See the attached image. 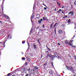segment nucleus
<instances>
[{"mask_svg":"<svg viewBox=\"0 0 76 76\" xmlns=\"http://www.w3.org/2000/svg\"><path fill=\"white\" fill-rule=\"evenodd\" d=\"M74 76H75V75H74Z\"/></svg>","mask_w":76,"mask_h":76,"instance_id":"61","label":"nucleus"},{"mask_svg":"<svg viewBox=\"0 0 76 76\" xmlns=\"http://www.w3.org/2000/svg\"><path fill=\"white\" fill-rule=\"evenodd\" d=\"M56 55H55V56H56V57L58 58H60V56H58V55H57V54H56Z\"/></svg>","mask_w":76,"mask_h":76,"instance_id":"9","label":"nucleus"},{"mask_svg":"<svg viewBox=\"0 0 76 76\" xmlns=\"http://www.w3.org/2000/svg\"><path fill=\"white\" fill-rule=\"evenodd\" d=\"M43 5H44V6H45V7H47V8H48L46 6L45 4H43Z\"/></svg>","mask_w":76,"mask_h":76,"instance_id":"29","label":"nucleus"},{"mask_svg":"<svg viewBox=\"0 0 76 76\" xmlns=\"http://www.w3.org/2000/svg\"><path fill=\"white\" fill-rule=\"evenodd\" d=\"M48 48V50H49V51H50V49L47 48Z\"/></svg>","mask_w":76,"mask_h":76,"instance_id":"36","label":"nucleus"},{"mask_svg":"<svg viewBox=\"0 0 76 76\" xmlns=\"http://www.w3.org/2000/svg\"><path fill=\"white\" fill-rule=\"evenodd\" d=\"M25 41H24L23 42H22V43H23V44H25Z\"/></svg>","mask_w":76,"mask_h":76,"instance_id":"28","label":"nucleus"},{"mask_svg":"<svg viewBox=\"0 0 76 76\" xmlns=\"http://www.w3.org/2000/svg\"><path fill=\"white\" fill-rule=\"evenodd\" d=\"M38 22L39 23H41V21L40 20H39Z\"/></svg>","mask_w":76,"mask_h":76,"instance_id":"19","label":"nucleus"},{"mask_svg":"<svg viewBox=\"0 0 76 76\" xmlns=\"http://www.w3.org/2000/svg\"><path fill=\"white\" fill-rule=\"evenodd\" d=\"M53 62H51V64H52V66H53Z\"/></svg>","mask_w":76,"mask_h":76,"instance_id":"44","label":"nucleus"},{"mask_svg":"<svg viewBox=\"0 0 76 76\" xmlns=\"http://www.w3.org/2000/svg\"><path fill=\"white\" fill-rule=\"evenodd\" d=\"M57 4L59 6H60V3H57Z\"/></svg>","mask_w":76,"mask_h":76,"instance_id":"27","label":"nucleus"},{"mask_svg":"<svg viewBox=\"0 0 76 76\" xmlns=\"http://www.w3.org/2000/svg\"><path fill=\"white\" fill-rule=\"evenodd\" d=\"M52 60H53L54 59V58H55V56H52Z\"/></svg>","mask_w":76,"mask_h":76,"instance_id":"6","label":"nucleus"},{"mask_svg":"<svg viewBox=\"0 0 76 76\" xmlns=\"http://www.w3.org/2000/svg\"><path fill=\"white\" fill-rule=\"evenodd\" d=\"M10 37V35H8V37H7V38H9Z\"/></svg>","mask_w":76,"mask_h":76,"instance_id":"35","label":"nucleus"},{"mask_svg":"<svg viewBox=\"0 0 76 76\" xmlns=\"http://www.w3.org/2000/svg\"><path fill=\"white\" fill-rule=\"evenodd\" d=\"M70 70V67H69V69H68V70Z\"/></svg>","mask_w":76,"mask_h":76,"instance_id":"41","label":"nucleus"},{"mask_svg":"<svg viewBox=\"0 0 76 76\" xmlns=\"http://www.w3.org/2000/svg\"><path fill=\"white\" fill-rule=\"evenodd\" d=\"M55 34H56V28H55Z\"/></svg>","mask_w":76,"mask_h":76,"instance_id":"22","label":"nucleus"},{"mask_svg":"<svg viewBox=\"0 0 76 76\" xmlns=\"http://www.w3.org/2000/svg\"><path fill=\"white\" fill-rule=\"evenodd\" d=\"M57 12H58V13H60V12L59 11H58Z\"/></svg>","mask_w":76,"mask_h":76,"instance_id":"48","label":"nucleus"},{"mask_svg":"<svg viewBox=\"0 0 76 76\" xmlns=\"http://www.w3.org/2000/svg\"><path fill=\"white\" fill-rule=\"evenodd\" d=\"M44 9H45V10H47V8L45 7L44 8Z\"/></svg>","mask_w":76,"mask_h":76,"instance_id":"30","label":"nucleus"},{"mask_svg":"<svg viewBox=\"0 0 76 76\" xmlns=\"http://www.w3.org/2000/svg\"><path fill=\"white\" fill-rule=\"evenodd\" d=\"M40 20H41V21H42V19H41Z\"/></svg>","mask_w":76,"mask_h":76,"instance_id":"43","label":"nucleus"},{"mask_svg":"<svg viewBox=\"0 0 76 76\" xmlns=\"http://www.w3.org/2000/svg\"><path fill=\"white\" fill-rule=\"evenodd\" d=\"M31 74H34L35 73V70L34 69H32L31 71Z\"/></svg>","mask_w":76,"mask_h":76,"instance_id":"3","label":"nucleus"},{"mask_svg":"<svg viewBox=\"0 0 76 76\" xmlns=\"http://www.w3.org/2000/svg\"><path fill=\"white\" fill-rule=\"evenodd\" d=\"M36 18H39V15H37L36 16Z\"/></svg>","mask_w":76,"mask_h":76,"instance_id":"15","label":"nucleus"},{"mask_svg":"<svg viewBox=\"0 0 76 76\" xmlns=\"http://www.w3.org/2000/svg\"><path fill=\"white\" fill-rule=\"evenodd\" d=\"M66 67L67 68V69H69V67L68 66H66Z\"/></svg>","mask_w":76,"mask_h":76,"instance_id":"37","label":"nucleus"},{"mask_svg":"<svg viewBox=\"0 0 76 76\" xmlns=\"http://www.w3.org/2000/svg\"><path fill=\"white\" fill-rule=\"evenodd\" d=\"M74 15V13H73V12L71 15V17H73Z\"/></svg>","mask_w":76,"mask_h":76,"instance_id":"8","label":"nucleus"},{"mask_svg":"<svg viewBox=\"0 0 76 76\" xmlns=\"http://www.w3.org/2000/svg\"><path fill=\"white\" fill-rule=\"evenodd\" d=\"M7 19H10V18H9V17L8 16H7Z\"/></svg>","mask_w":76,"mask_h":76,"instance_id":"23","label":"nucleus"},{"mask_svg":"<svg viewBox=\"0 0 76 76\" xmlns=\"http://www.w3.org/2000/svg\"><path fill=\"white\" fill-rule=\"evenodd\" d=\"M30 70H31V69L29 68L28 69V72L29 73L30 72Z\"/></svg>","mask_w":76,"mask_h":76,"instance_id":"24","label":"nucleus"},{"mask_svg":"<svg viewBox=\"0 0 76 76\" xmlns=\"http://www.w3.org/2000/svg\"><path fill=\"white\" fill-rule=\"evenodd\" d=\"M74 1H76V0H74Z\"/></svg>","mask_w":76,"mask_h":76,"instance_id":"60","label":"nucleus"},{"mask_svg":"<svg viewBox=\"0 0 76 76\" xmlns=\"http://www.w3.org/2000/svg\"><path fill=\"white\" fill-rule=\"evenodd\" d=\"M56 9H57V8H55V11H56V10H56Z\"/></svg>","mask_w":76,"mask_h":76,"instance_id":"45","label":"nucleus"},{"mask_svg":"<svg viewBox=\"0 0 76 76\" xmlns=\"http://www.w3.org/2000/svg\"><path fill=\"white\" fill-rule=\"evenodd\" d=\"M57 23H56V24H55V25L56 26V25H57Z\"/></svg>","mask_w":76,"mask_h":76,"instance_id":"53","label":"nucleus"},{"mask_svg":"<svg viewBox=\"0 0 76 76\" xmlns=\"http://www.w3.org/2000/svg\"><path fill=\"white\" fill-rule=\"evenodd\" d=\"M3 16H4V17H6V18H7V15L6 14H4Z\"/></svg>","mask_w":76,"mask_h":76,"instance_id":"13","label":"nucleus"},{"mask_svg":"<svg viewBox=\"0 0 76 76\" xmlns=\"http://www.w3.org/2000/svg\"><path fill=\"white\" fill-rule=\"evenodd\" d=\"M31 22H32V19H31Z\"/></svg>","mask_w":76,"mask_h":76,"instance_id":"56","label":"nucleus"},{"mask_svg":"<svg viewBox=\"0 0 76 76\" xmlns=\"http://www.w3.org/2000/svg\"><path fill=\"white\" fill-rule=\"evenodd\" d=\"M38 67L37 66H35L34 67V69L35 70H38Z\"/></svg>","mask_w":76,"mask_h":76,"instance_id":"5","label":"nucleus"},{"mask_svg":"<svg viewBox=\"0 0 76 76\" xmlns=\"http://www.w3.org/2000/svg\"><path fill=\"white\" fill-rule=\"evenodd\" d=\"M68 23H70V22H71V20H70V19H69L68 20Z\"/></svg>","mask_w":76,"mask_h":76,"instance_id":"12","label":"nucleus"},{"mask_svg":"<svg viewBox=\"0 0 76 76\" xmlns=\"http://www.w3.org/2000/svg\"><path fill=\"white\" fill-rule=\"evenodd\" d=\"M53 24L52 23L51 25H50V28L51 29L52 28H53Z\"/></svg>","mask_w":76,"mask_h":76,"instance_id":"10","label":"nucleus"},{"mask_svg":"<svg viewBox=\"0 0 76 76\" xmlns=\"http://www.w3.org/2000/svg\"><path fill=\"white\" fill-rule=\"evenodd\" d=\"M34 7H35V6H33V9H34Z\"/></svg>","mask_w":76,"mask_h":76,"instance_id":"55","label":"nucleus"},{"mask_svg":"<svg viewBox=\"0 0 76 76\" xmlns=\"http://www.w3.org/2000/svg\"><path fill=\"white\" fill-rule=\"evenodd\" d=\"M73 11H70V12H69V13L68 15H69V14H72V13H73Z\"/></svg>","mask_w":76,"mask_h":76,"instance_id":"16","label":"nucleus"},{"mask_svg":"<svg viewBox=\"0 0 76 76\" xmlns=\"http://www.w3.org/2000/svg\"><path fill=\"white\" fill-rule=\"evenodd\" d=\"M72 42H73V40H70L69 41V42H71V43H72Z\"/></svg>","mask_w":76,"mask_h":76,"instance_id":"25","label":"nucleus"},{"mask_svg":"<svg viewBox=\"0 0 76 76\" xmlns=\"http://www.w3.org/2000/svg\"><path fill=\"white\" fill-rule=\"evenodd\" d=\"M47 64V63H45V64L44 65V66H45V65H46V64Z\"/></svg>","mask_w":76,"mask_h":76,"instance_id":"40","label":"nucleus"},{"mask_svg":"<svg viewBox=\"0 0 76 76\" xmlns=\"http://www.w3.org/2000/svg\"><path fill=\"white\" fill-rule=\"evenodd\" d=\"M67 18V16L66 15V16H65V18Z\"/></svg>","mask_w":76,"mask_h":76,"instance_id":"47","label":"nucleus"},{"mask_svg":"<svg viewBox=\"0 0 76 76\" xmlns=\"http://www.w3.org/2000/svg\"><path fill=\"white\" fill-rule=\"evenodd\" d=\"M42 26H43V28H44V25H42Z\"/></svg>","mask_w":76,"mask_h":76,"instance_id":"50","label":"nucleus"},{"mask_svg":"<svg viewBox=\"0 0 76 76\" xmlns=\"http://www.w3.org/2000/svg\"><path fill=\"white\" fill-rule=\"evenodd\" d=\"M69 25V24H68V25Z\"/></svg>","mask_w":76,"mask_h":76,"instance_id":"64","label":"nucleus"},{"mask_svg":"<svg viewBox=\"0 0 76 76\" xmlns=\"http://www.w3.org/2000/svg\"><path fill=\"white\" fill-rule=\"evenodd\" d=\"M59 11L60 12H61V9L59 10Z\"/></svg>","mask_w":76,"mask_h":76,"instance_id":"38","label":"nucleus"},{"mask_svg":"<svg viewBox=\"0 0 76 76\" xmlns=\"http://www.w3.org/2000/svg\"><path fill=\"white\" fill-rule=\"evenodd\" d=\"M63 8H64V6H63L62 7V9H63Z\"/></svg>","mask_w":76,"mask_h":76,"instance_id":"52","label":"nucleus"},{"mask_svg":"<svg viewBox=\"0 0 76 76\" xmlns=\"http://www.w3.org/2000/svg\"><path fill=\"white\" fill-rule=\"evenodd\" d=\"M4 44H5V43H4Z\"/></svg>","mask_w":76,"mask_h":76,"instance_id":"63","label":"nucleus"},{"mask_svg":"<svg viewBox=\"0 0 76 76\" xmlns=\"http://www.w3.org/2000/svg\"><path fill=\"white\" fill-rule=\"evenodd\" d=\"M34 18V15H33V14L32 15V16H31V19H33V18Z\"/></svg>","mask_w":76,"mask_h":76,"instance_id":"11","label":"nucleus"},{"mask_svg":"<svg viewBox=\"0 0 76 76\" xmlns=\"http://www.w3.org/2000/svg\"><path fill=\"white\" fill-rule=\"evenodd\" d=\"M69 68L70 69H71V70H73V68H72V67H70Z\"/></svg>","mask_w":76,"mask_h":76,"instance_id":"21","label":"nucleus"},{"mask_svg":"<svg viewBox=\"0 0 76 76\" xmlns=\"http://www.w3.org/2000/svg\"><path fill=\"white\" fill-rule=\"evenodd\" d=\"M58 45H61L59 43H58Z\"/></svg>","mask_w":76,"mask_h":76,"instance_id":"39","label":"nucleus"},{"mask_svg":"<svg viewBox=\"0 0 76 76\" xmlns=\"http://www.w3.org/2000/svg\"><path fill=\"white\" fill-rule=\"evenodd\" d=\"M53 56V55H49L48 56H49V57L51 58Z\"/></svg>","mask_w":76,"mask_h":76,"instance_id":"14","label":"nucleus"},{"mask_svg":"<svg viewBox=\"0 0 76 76\" xmlns=\"http://www.w3.org/2000/svg\"><path fill=\"white\" fill-rule=\"evenodd\" d=\"M12 76H16V75H12Z\"/></svg>","mask_w":76,"mask_h":76,"instance_id":"51","label":"nucleus"},{"mask_svg":"<svg viewBox=\"0 0 76 76\" xmlns=\"http://www.w3.org/2000/svg\"><path fill=\"white\" fill-rule=\"evenodd\" d=\"M27 44H28V48H29V47H30V45H29V43H27Z\"/></svg>","mask_w":76,"mask_h":76,"instance_id":"20","label":"nucleus"},{"mask_svg":"<svg viewBox=\"0 0 76 76\" xmlns=\"http://www.w3.org/2000/svg\"><path fill=\"white\" fill-rule=\"evenodd\" d=\"M74 4L75 5H76V1L74 2Z\"/></svg>","mask_w":76,"mask_h":76,"instance_id":"26","label":"nucleus"},{"mask_svg":"<svg viewBox=\"0 0 76 76\" xmlns=\"http://www.w3.org/2000/svg\"><path fill=\"white\" fill-rule=\"evenodd\" d=\"M22 60H25V58H24V57L22 58Z\"/></svg>","mask_w":76,"mask_h":76,"instance_id":"31","label":"nucleus"},{"mask_svg":"<svg viewBox=\"0 0 76 76\" xmlns=\"http://www.w3.org/2000/svg\"><path fill=\"white\" fill-rule=\"evenodd\" d=\"M68 45H70L71 46V47H75V46H73V45H72V44L70 42H69V43H68Z\"/></svg>","mask_w":76,"mask_h":76,"instance_id":"2","label":"nucleus"},{"mask_svg":"<svg viewBox=\"0 0 76 76\" xmlns=\"http://www.w3.org/2000/svg\"><path fill=\"white\" fill-rule=\"evenodd\" d=\"M55 25H54V26H53V28H55Z\"/></svg>","mask_w":76,"mask_h":76,"instance_id":"46","label":"nucleus"},{"mask_svg":"<svg viewBox=\"0 0 76 76\" xmlns=\"http://www.w3.org/2000/svg\"><path fill=\"white\" fill-rule=\"evenodd\" d=\"M33 47L36 50V49H37V46H36V45L34 44V43L33 44Z\"/></svg>","mask_w":76,"mask_h":76,"instance_id":"4","label":"nucleus"},{"mask_svg":"<svg viewBox=\"0 0 76 76\" xmlns=\"http://www.w3.org/2000/svg\"><path fill=\"white\" fill-rule=\"evenodd\" d=\"M43 20H44L45 19L44 18V17L43 18Z\"/></svg>","mask_w":76,"mask_h":76,"instance_id":"42","label":"nucleus"},{"mask_svg":"<svg viewBox=\"0 0 76 76\" xmlns=\"http://www.w3.org/2000/svg\"><path fill=\"white\" fill-rule=\"evenodd\" d=\"M47 56L48 57V55H47Z\"/></svg>","mask_w":76,"mask_h":76,"instance_id":"62","label":"nucleus"},{"mask_svg":"<svg viewBox=\"0 0 76 76\" xmlns=\"http://www.w3.org/2000/svg\"><path fill=\"white\" fill-rule=\"evenodd\" d=\"M34 6H35V5H34Z\"/></svg>","mask_w":76,"mask_h":76,"instance_id":"58","label":"nucleus"},{"mask_svg":"<svg viewBox=\"0 0 76 76\" xmlns=\"http://www.w3.org/2000/svg\"><path fill=\"white\" fill-rule=\"evenodd\" d=\"M58 32L59 34H61L62 33V30H59L58 31Z\"/></svg>","mask_w":76,"mask_h":76,"instance_id":"7","label":"nucleus"},{"mask_svg":"<svg viewBox=\"0 0 76 76\" xmlns=\"http://www.w3.org/2000/svg\"><path fill=\"white\" fill-rule=\"evenodd\" d=\"M10 39H12V37H10Z\"/></svg>","mask_w":76,"mask_h":76,"instance_id":"54","label":"nucleus"},{"mask_svg":"<svg viewBox=\"0 0 76 76\" xmlns=\"http://www.w3.org/2000/svg\"><path fill=\"white\" fill-rule=\"evenodd\" d=\"M63 73H64V71L63 72Z\"/></svg>","mask_w":76,"mask_h":76,"instance_id":"57","label":"nucleus"},{"mask_svg":"<svg viewBox=\"0 0 76 76\" xmlns=\"http://www.w3.org/2000/svg\"><path fill=\"white\" fill-rule=\"evenodd\" d=\"M10 75V73H9V74H7V76H9V75Z\"/></svg>","mask_w":76,"mask_h":76,"instance_id":"32","label":"nucleus"},{"mask_svg":"<svg viewBox=\"0 0 76 76\" xmlns=\"http://www.w3.org/2000/svg\"><path fill=\"white\" fill-rule=\"evenodd\" d=\"M27 58L28 60V61H30V60H31V59H30L28 57H27Z\"/></svg>","mask_w":76,"mask_h":76,"instance_id":"18","label":"nucleus"},{"mask_svg":"<svg viewBox=\"0 0 76 76\" xmlns=\"http://www.w3.org/2000/svg\"><path fill=\"white\" fill-rule=\"evenodd\" d=\"M20 71L22 73L24 72L25 71V68H23L22 69H21Z\"/></svg>","mask_w":76,"mask_h":76,"instance_id":"1","label":"nucleus"},{"mask_svg":"<svg viewBox=\"0 0 76 76\" xmlns=\"http://www.w3.org/2000/svg\"><path fill=\"white\" fill-rule=\"evenodd\" d=\"M49 73H50V74L53 75V72H52V71H50Z\"/></svg>","mask_w":76,"mask_h":76,"instance_id":"17","label":"nucleus"},{"mask_svg":"<svg viewBox=\"0 0 76 76\" xmlns=\"http://www.w3.org/2000/svg\"><path fill=\"white\" fill-rule=\"evenodd\" d=\"M1 22V21H0V23Z\"/></svg>","mask_w":76,"mask_h":76,"instance_id":"59","label":"nucleus"},{"mask_svg":"<svg viewBox=\"0 0 76 76\" xmlns=\"http://www.w3.org/2000/svg\"><path fill=\"white\" fill-rule=\"evenodd\" d=\"M65 44H68V42H65Z\"/></svg>","mask_w":76,"mask_h":76,"instance_id":"34","label":"nucleus"},{"mask_svg":"<svg viewBox=\"0 0 76 76\" xmlns=\"http://www.w3.org/2000/svg\"><path fill=\"white\" fill-rule=\"evenodd\" d=\"M29 76V75L28 74H26L25 75V76Z\"/></svg>","mask_w":76,"mask_h":76,"instance_id":"33","label":"nucleus"},{"mask_svg":"<svg viewBox=\"0 0 76 76\" xmlns=\"http://www.w3.org/2000/svg\"><path fill=\"white\" fill-rule=\"evenodd\" d=\"M32 29H31V31H30V32H32Z\"/></svg>","mask_w":76,"mask_h":76,"instance_id":"49","label":"nucleus"}]
</instances>
